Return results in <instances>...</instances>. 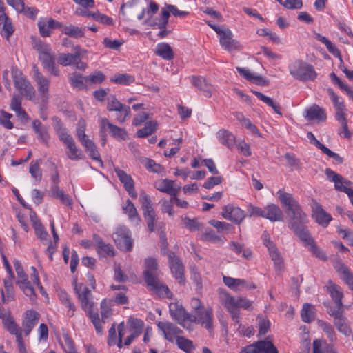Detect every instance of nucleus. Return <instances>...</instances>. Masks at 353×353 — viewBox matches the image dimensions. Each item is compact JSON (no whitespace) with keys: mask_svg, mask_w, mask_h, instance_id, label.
Here are the masks:
<instances>
[{"mask_svg":"<svg viewBox=\"0 0 353 353\" xmlns=\"http://www.w3.org/2000/svg\"><path fill=\"white\" fill-rule=\"evenodd\" d=\"M34 48L38 52L39 59L41 61L43 68L51 75L59 77L60 70L56 65V57L51 47L48 44L38 40L34 43Z\"/></svg>","mask_w":353,"mask_h":353,"instance_id":"1","label":"nucleus"},{"mask_svg":"<svg viewBox=\"0 0 353 353\" xmlns=\"http://www.w3.org/2000/svg\"><path fill=\"white\" fill-rule=\"evenodd\" d=\"M220 300L223 306L230 314L232 320L240 323V312L239 308L248 309L251 306V302L242 297L235 298L225 292L220 291Z\"/></svg>","mask_w":353,"mask_h":353,"instance_id":"2","label":"nucleus"},{"mask_svg":"<svg viewBox=\"0 0 353 353\" xmlns=\"http://www.w3.org/2000/svg\"><path fill=\"white\" fill-rule=\"evenodd\" d=\"M145 265L144 277L146 283L157 292L168 294L170 292L168 286L162 284L157 278L158 264L156 259L148 258L145 261Z\"/></svg>","mask_w":353,"mask_h":353,"instance_id":"3","label":"nucleus"},{"mask_svg":"<svg viewBox=\"0 0 353 353\" xmlns=\"http://www.w3.org/2000/svg\"><path fill=\"white\" fill-rule=\"evenodd\" d=\"M86 123L85 120L81 119L78 121L76 128V137L81 145L84 147L85 150L88 152L90 157L99 161L101 164L103 163L100 154L97 150L96 145L85 134Z\"/></svg>","mask_w":353,"mask_h":353,"instance_id":"4","label":"nucleus"},{"mask_svg":"<svg viewBox=\"0 0 353 353\" xmlns=\"http://www.w3.org/2000/svg\"><path fill=\"white\" fill-rule=\"evenodd\" d=\"M56 132L60 141L66 146V155L72 161L79 160L82 158V153L75 143L73 137L68 133V130L63 128L61 123L55 127Z\"/></svg>","mask_w":353,"mask_h":353,"instance_id":"5","label":"nucleus"},{"mask_svg":"<svg viewBox=\"0 0 353 353\" xmlns=\"http://www.w3.org/2000/svg\"><path fill=\"white\" fill-rule=\"evenodd\" d=\"M99 122V136L101 139V144L104 145L107 141L106 131L109 130L112 137L117 140H125L128 138L127 131L112 123L106 118H100Z\"/></svg>","mask_w":353,"mask_h":353,"instance_id":"6","label":"nucleus"},{"mask_svg":"<svg viewBox=\"0 0 353 353\" xmlns=\"http://www.w3.org/2000/svg\"><path fill=\"white\" fill-rule=\"evenodd\" d=\"M290 73L294 78L301 81H312L316 77V73L312 65L299 61L290 65Z\"/></svg>","mask_w":353,"mask_h":353,"instance_id":"7","label":"nucleus"},{"mask_svg":"<svg viewBox=\"0 0 353 353\" xmlns=\"http://www.w3.org/2000/svg\"><path fill=\"white\" fill-rule=\"evenodd\" d=\"M214 315L211 307H205L194 314H191L189 317V323H193L201 325L211 332L213 330Z\"/></svg>","mask_w":353,"mask_h":353,"instance_id":"8","label":"nucleus"},{"mask_svg":"<svg viewBox=\"0 0 353 353\" xmlns=\"http://www.w3.org/2000/svg\"><path fill=\"white\" fill-rule=\"evenodd\" d=\"M169 312L172 319L183 328L192 330L193 325L189 323L191 314L187 313L182 305L178 303H171L169 305Z\"/></svg>","mask_w":353,"mask_h":353,"instance_id":"9","label":"nucleus"},{"mask_svg":"<svg viewBox=\"0 0 353 353\" xmlns=\"http://www.w3.org/2000/svg\"><path fill=\"white\" fill-rule=\"evenodd\" d=\"M112 239L117 248L125 252H129L133 246L131 232L126 227H119L112 234Z\"/></svg>","mask_w":353,"mask_h":353,"instance_id":"10","label":"nucleus"},{"mask_svg":"<svg viewBox=\"0 0 353 353\" xmlns=\"http://www.w3.org/2000/svg\"><path fill=\"white\" fill-rule=\"evenodd\" d=\"M74 290L77 294L81 308L85 312L92 310L94 303L92 300V295L88 288L82 283H76Z\"/></svg>","mask_w":353,"mask_h":353,"instance_id":"11","label":"nucleus"},{"mask_svg":"<svg viewBox=\"0 0 353 353\" xmlns=\"http://www.w3.org/2000/svg\"><path fill=\"white\" fill-rule=\"evenodd\" d=\"M34 79L37 85V90L40 94L41 101L46 102L49 99V87L50 79L44 77L36 65L33 66Z\"/></svg>","mask_w":353,"mask_h":353,"instance_id":"12","label":"nucleus"},{"mask_svg":"<svg viewBox=\"0 0 353 353\" xmlns=\"http://www.w3.org/2000/svg\"><path fill=\"white\" fill-rule=\"evenodd\" d=\"M219 36L220 45L224 50L232 52L242 49L241 43L233 39V34L228 28L226 27Z\"/></svg>","mask_w":353,"mask_h":353,"instance_id":"13","label":"nucleus"},{"mask_svg":"<svg viewBox=\"0 0 353 353\" xmlns=\"http://www.w3.org/2000/svg\"><path fill=\"white\" fill-rule=\"evenodd\" d=\"M221 216L234 223H241L245 218V212L234 204H228L222 208Z\"/></svg>","mask_w":353,"mask_h":353,"instance_id":"14","label":"nucleus"},{"mask_svg":"<svg viewBox=\"0 0 353 353\" xmlns=\"http://www.w3.org/2000/svg\"><path fill=\"white\" fill-rule=\"evenodd\" d=\"M14 266L18 276L17 285L22 290L24 294L30 297L34 295V290L28 280V276L24 272L21 263L18 261H14Z\"/></svg>","mask_w":353,"mask_h":353,"instance_id":"15","label":"nucleus"},{"mask_svg":"<svg viewBox=\"0 0 353 353\" xmlns=\"http://www.w3.org/2000/svg\"><path fill=\"white\" fill-rule=\"evenodd\" d=\"M262 239L264 245L268 249L272 260L274 261L275 269L277 271L282 270L283 267V259L281 256L278 249L275 246L274 243L270 240V237L266 232L263 234Z\"/></svg>","mask_w":353,"mask_h":353,"instance_id":"16","label":"nucleus"},{"mask_svg":"<svg viewBox=\"0 0 353 353\" xmlns=\"http://www.w3.org/2000/svg\"><path fill=\"white\" fill-rule=\"evenodd\" d=\"M168 258L172 274L179 283H183L185 281L184 266L181 259L172 252H168Z\"/></svg>","mask_w":353,"mask_h":353,"instance_id":"17","label":"nucleus"},{"mask_svg":"<svg viewBox=\"0 0 353 353\" xmlns=\"http://www.w3.org/2000/svg\"><path fill=\"white\" fill-rule=\"evenodd\" d=\"M157 326L164 336V338L170 341L174 342L175 339L181 334L183 330L178 327L174 323L169 321H159Z\"/></svg>","mask_w":353,"mask_h":353,"instance_id":"18","label":"nucleus"},{"mask_svg":"<svg viewBox=\"0 0 353 353\" xmlns=\"http://www.w3.org/2000/svg\"><path fill=\"white\" fill-rule=\"evenodd\" d=\"M0 319L2 320L4 327L11 334L15 336L22 334L21 329L15 323L11 312L0 305Z\"/></svg>","mask_w":353,"mask_h":353,"instance_id":"19","label":"nucleus"},{"mask_svg":"<svg viewBox=\"0 0 353 353\" xmlns=\"http://www.w3.org/2000/svg\"><path fill=\"white\" fill-rule=\"evenodd\" d=\"M0 34L2 37L9 40L10 37L14 31L11 19L6 13V6L2 0H0Z\"/></svg>","mask_w":353,"mask_h":353,"instance_id":"20","label":"nucleus"},{"mask_svg":"<svg viewBox=\"0 0 353 353\" xmlns=\"http://www.w3.org/2000/svg\"><path fill=\"white\" fill-rule=\"evenodd\" d=\"M58 63L63 66H74L76 69L84 71L88 68L86 63L78 59L75 52L61 53L59 54Z\"/></svg>","mask_w":353,"mask_h":353,"instance_id":"21","label":"nucleus"},{"mask_svg":"<svg viewBox=\"0 0 353 353\" xmlns=\"http://www.w3.org/2000/svg\"><path fill=\"white\" fill-rule=\"evenodd\" d=\"M325 173L327 179L334 183V188L336 190L345 192L346 190H348L352 185L350 181L336 173L330 168H326Z\"/></svg>","mask_w":353,"mask_h":353,"instance_id":"22","label":"nucleus"},{"mask_svg":"<svg viewBox=\"0 0 353 353\" xmlns=\"http://www.w3.org/2000/svg\"><path fill=\"white\" fill-rule=\"evenodd\" d=\"M312 209V217L315 219L316 222L323 227H327L332 219L331 215L316 201L313 203Z\"/></svg>","mask_w":353,"mask_h":353,"instance_id":"23","label":"nucleus"},{"mask_svg":"<svg viewBox=\"0 0 353 353\" xmlns=\"http://www.w3.org/2000/svg\"><path fill=\"white\" fill-rule=\"evenodd\" d=\"M114 172L121 183L123 184V186L129 195L132 198L136 199L137 197V194L134 189V180L131 176L128 174L125 171L121 170L119 168H115Z\"/></svg>","mask_w":353,"mask_h":353,"instance_id":"24","label":"nucleus"},{"mask_svg":"<svg viewBox=\"0 0 353 353\" xmlns=\"http://www.w3.org/2000/svg\"><path fill=\"white\" fill-rule=\"evenodd\" d=\"M154 185L158 190L166 193L171 196H176L181 190V185H176L174 181L168 179L158 181L155 183Z\"/></svg>","mask_w":353,"mask_h":353,"instance_id":"25","label":"nucleus"},{"mask_svg":"<svg viewBox=\"0 0 353 353\" xmlns=\"http://www.w3.org/2000/svg\"><path fill=\"white\" fill-rule=\"evenodd\" d=\"M39 319V314L34 310H28L24 314L22 321V327L26 336H28L34 327L37 324Z\"/></svg>","mask_w":353,"mask_h":353,"instance_id":"26","label":"nucleus"},{"mask_svg":"<svg viewBox=\"0 0 353 353\" xmlns=\"http://www.w3.org/2000/svg\"><path fill=\"white\" fill-rule=\"evenodd\" d=\"M305 118L307 121H317L318 122H323L327 119L325 109L319 107L318 105H312L304 111Z\"/></svg>","mask_w":353,"mask_h":353,"instance_id":"27","label":"nucleus"},{"mask_svg":"<svg viewBox=\"0 0 353 353\" xmlns=\"http://www.w3.org/2000/svg\"><path fill=\"white\" fill-rule=\"evenodd\" d=\"M277 194L281 205L286 208L288 214L300 206L292 194L279 190Z\"/></svg>","mask_w":353,"mask_h":353,"instance_id":"28","label":"nucleus"},{"mask_svg":"<svg viewBox=\"0 0 353 353\" xmlns=\"http://www.w3.org/2000/svg\"><path fill=\"white\" fill-rule=\"evenodd\" d=\"M334 268L341 275V279L353 291V274L350 270L341 260L336 262Z\"/></svg>","mask_w":353,"mask_h":353,"instance_id":"29","label":"nucleus"},{"mask_svg":"<svg viewBox=\"0 0 353 353\" xmlns=\"http://www.w3.org/2000/svg\"><path fill=\"white\" fill-rule=\"evenodd\" d=\"M327 288L328 293L338 308V311L341 310L343 307L342 299L343 297L342 288L332 281H328Z\"/></svg>","mask_w":353,"mask_h":353,"instance_id":"30","label":"nucleus"},{"mask_svg":"<svg viewBox=\"0 0 353 353\" xmlns=\"http://www.w3.org/2000/svg\"><path fill=\"white\" fill-rule=\"evenodd\" d=\"M263 218L272 222L281 221L283 220V214L279 205L270 203L264 208Z\"/></svg>","mask_w":353,"mask_h":353,"instance_id":"31","label":"nucleus"},{"mask_svg":"<svg viewBox=\"0 0 353 353\" xmlns=\"http://www.w3.org/2000/svg\"><path fill=\"white\" fill-rule=\"evenodd\" d=\"M288 216H290L289 225L291 229L305 225L308 221L306 214L302 210L301 206L296 208V210L291 212V213H289Z\"/></svg>","mask_w":353,"mask_h":353,"instance_id":"32","label":"nucleus"},{"mask_svg":"<svg viewBox=\"0 0 353 353\" xmlns=\"http://www.w3.org/2000/svg\"><path fill=\"white\" fill-rule=\"evenodd\" d=\"M191 82L192 85L201 91L206 97H210L214 90L213 86L209 83L206 79L202 77H192Z\"/></svg>","mask_w":353,"mask_h":353,"instance_id":"33","label":"nucleus"},{"mask_svg":"<svg viewBox=\"0 0 353 353\" xmlns=\"http://www.w3.org/2000/svg\"><path fill=\"white\" fill-rule=\"evenodd\" d=\"M334 316V324L336 327L339 332L345 336L352 335V332L347 324V320L344 318L339 311L334 312L332 314Z\"/></svg>","mask_w":353,"mask_h":353,"instance_id":"34","label":"nucleus"},{"mask_svg":"<svg viewBox=\"0 0 353 353\" xmlns=\"http://www.w3.org/2000/svg\"><path fill=\"white\" fill-rule=\"evenodd\" d=\"M224 284L234 291H239L243 288H254V285H248L246 281L241 279H234L224 276L223 278Z\"/></svg>","mask_w":353,"mask_h":353,"instance_id":"35","label":"nucleus"},{"mask_svg":"<svg viewBox=\"0 0 353 353\" xmlns=\"http://www.w3.org/2000/svg\"><path fill=\"white\" fill-rule=\"evenodd\" d=\"M315 37L318 41H319L320 42H321L326 46L327 50L332 54L339 58V60L341 62V65H339V68L343 72V69L347 68L343 65V59H342V57L341 55V52L339 51V50L325 37L322 36L320 34H316Z\"/></svg>","mask_w":353,"mask_h":353,"instance_id":"36","label":"nucleus"},{"mask_svg":"<svg viewBox=\"0 0 353 353\" xmlns=\"http://www.w3.org/2000/svg\"><path fill=\"white\" fill-rule=\"evenodd\" d=\"M124 213L128 216V219L133 225H138L141 222V218L138 214L137 208L132 202L128 199L123 206Z\"/></svg>","mask_w":353,"mask_h":353,"instance_id":"37","label":"nucleus"},{"mask_svg":"<svg viewBox=\"0 0 353 353\" xmlns=\"http://www.w3.org/2000/svg\"><path fill=\"white\" fill-rule=\"evenodd\" d=\"M14 274H11L9 279L4 280V288L6 289V296L3 291H1V299L3 303H7L14 300V291L12 285V279Z\"/></svg>","mask_w":353,"mask_h":353,"instance_id":"38","label":"nucleus"},{"mask_svg":"<svg viewBox=\"0 0 353 353\" xmlns=\"http://www.w3.org/2000/svg\"><path fill=\"white\" fill-rule=\"evenodd\" d=\"M50 196L59 199L60 201L68 207H71L72 205V198L64 193L58 185H52L50 190Z\"/></svg>","mask_w":353,"mask_h":353,"instance_id":"39","label":"nucleus"},{"mask_svg":"<svg viewBox=\"0 0 353 353\" xmlns=\"http://www.w3.org/2000/svg\"><path fill=\"white\" fill-rule=\"evenodd\" d=\"M216 137L219 142L228 148H232L235 143V137L230 131L221 129L216 133Z\"/></svg>","mask_w":353,"mask_h":353,"instance_id":"40","label":"nucleus"},{"mask_svg":"<svg viewBox=\"0 0 353 353\" xmlns=\"http://www.w3.org/2000/svg\"><path fill=\"white\" fill-rule=\"evenodd\" d=\"M239 73L245 79L259 85H266L267 82L261 76L252 73L250 70L245 68L236 67Z\"/></svg>","mask_w":353,"mask_h":353,"instance_id":"41","label":"nucleus"},{"mask_svg":"<svg viewBox=\"0 0 353 353\" xmlns=\"http://www.w3.org/2000/svg\"><path fill=\"white\" fill-rule=\"evenodd\" d=\"M292 230L299 236L305 246L307 247L313 242H314V240L311 236L307 228L305 226V225L297 226L296 228H292Z\"/></svg>","mask_w":353,"mask_h":353,"instance_id":"42","label":"nucleus"},{"mask_svg":"<svg viewBox=\"0 0 353 353\" xmlns=\"http://www.w3.org/2000/svg\"><path fill=\"white\" fill-rule=\"evenodd\" d=\"M155 53L165 60L174 58V52L170 46L167 43H160L157 46Z\"/></svg>","mask_w":353,"mask_h":353,"instance_id":"43","label":"nucleus"},{"mask_svg":"<svg viewBox=\"0 0 353 353\" xmlns=\"http://www.w3.org/2000/svg\"><path fill=\"white\" fill-rule=\"evenodd\" d=\"M30 219L32 223V226L35 230L36 235L41 240H46L48 237V232L44 230L42 224L39 219L37 217L34 212H31Z\"/></svg>","mask_w":353,"mask_h":353,"instance_id":"44","label":"nucleus"},{"mask_svg":"<svg viewBox=\"0 0 353 353\" xmlns=\"http://www.w3.org/2000/svg\"><path fill=\"white\" fill-rule=\"evenodd\" d=\"M253 94L263 103L271 107L275 113L281 115L282 112L279 104L274 101L272 98L264 95L263 93L258 91H252Z\"/></svg>","mask_w":353,"mask_h":353,"instance_id":"45","label":"nucleus"},{"mask_svg":"<svg viewBox=\"0 0 353 353\" xmlns=\"http://www.w3.org/2000/svg\"><path fill=\"white\" fill-rule=\"evenodd\" d=\"M69 82L73 88H78L79 90L84 89L85 85L84 81L86 80V77H83L81 74L74 72L69 75Z\"/></svg>","mask_w":353,"mask_h":353,"instance_id":"46","label":"nucleus"},{"mask_svg":"<svg viewBox=\"0 0 353 353\" xmlns=\"http://www.w3.org/2000/svg\"><path fill=\"white\" fill-rule=\"evenodd\" d=\"M12 76L13 77L16 88L18 89L20 92L22 91L23 88H26V86L30 83V82L23 77L21 72L17 69H12Z\"/></svg>","mask_w":353,"mask_h":353,"instance_id":"47","label":"nucleus"},{"mask_svg":"<svg viewBox=\"0 0 353 353\" xmlns=\"http://www.w3.org/2000/svg\"><path fill=\"white\" fill-rule=\"evenodd\" d=\"M128 324L130 326L131 333L138 336L141 335L144 325L143 321L131 316L128 320Z\"/></svg>","mask_w":353,"mask_h":353,"instance_id":"48","label":"nucleus"},{"mask_svg":"<svg viewBox=\"0 0 353 353\" xmlns=\"http://www.w3.org/2000/svg\"><path fill=\"white\" fill-rule=\"evenodd\" d=\"M158 123L155 121H150L145 123V127L139 129L137 134L139 137L143 138L151 135L157 129Z\"/></svg>","mask_w":353,"mask_h":353,"instance_id":"49","label":"nucleus"},{"mask_svg":"<svg viewBox=\"0 0 353 353\" xmlns=\"http://www.w3.org/2000/svg\"><path fill=\"white\" fill-rule=\"evenodd\" d=\"M110 81L118 84L128 85L134 81V77L128 74H117L112 77Z\"/></svg>","mask_w":353,"mask_h":353,"instance_id":"50","label":"nucleus"},{"mask_svg":"<svg viewBox=\"0 0 353 353\" xmlns=\"http://www.w3.org/2000/svg\"><path fill=\"white\" fill-rule=\"evenodd\" d=\"M41 160L32 161L29 168V172L37 183L40 182L42 177L41 170L40 169Z\"/></svg>","mask_w":353,"mask_h":353,"instance_id":"51","label":"nucleus"},{"mask_svg":"<svg viewBox=\"0 0 353 353\" xmlns=\"http://www.w3.org/2000/svg\"><path fill=\"white\" fill-rule=\"evenodd\" d=\"M139 201L141 203L143 214L154 212L150 196L145 192H141L139 196Z\"/></svg>","mask_w":353,"mask_h":353,"instance_id":"52","label":"nucleus"},{"mask_svg":"<svg viewBox=\"0 0 353 353\" xmlns=\"http://www.w3.org/2000/svg\"><path fill=\"white\" fill-rule=\"evenodd\" d=\"M301 319L305 323H310L314 319V312L312 310V305L310 303H305L301 312Z\"/></svg>","mask_w":353,"mask_h":353,"instance_id":"53","label":"nucleus"},{"mask_svg":"<svg viewBox=\"0 0 353 353\" xmlns=\"http://www.w3.org/2000/svg\"><path fill=\"white\" fill-rule=\"evenodd\" d=\"M63 33L74 38L84 37V32L82 28L72 25L64 27Z\"/></svg>","mask_w":353,"mask_h":353,"instance_id":"54","label":"nucleus"},{"mask_svg":"<svg viewBox=\"0 0 353 353\" xmlns=\"http://www.w3.org/2000/svg\"><path fill=\"white\" fill-rule=\"evenodd\" d=\"M257 345L261 353H279L277 348L269 341L262 340L257 341Z\"/></svg>","mask_w":353,"mask_h":353,"instance_id":"55","label":"nucleus"},{"mask_svg":"<svg viewBox=\"0 0 353 353\" xmlns=\"http://www.w3.org/2000/svg\"><path fill=\"white\" fill-rule=\"evenodd\" d=\"M89 318L91 319V321L92 324L94 326V328L96 330V332L98 334H101L103 331V327L102 323H104L105 322H103L102 319L101 320L99 318V316L98 313H94L93 310H90L86 312Z\"/></svg>","mask_w":353,"mask_h":353,"instance_id":"56","label":"nucleus"},{"mask_svg":"<svg viewBox=\"0 0 353 353\" xmlns=\"http://www.w3.org/2000/svg\"><path fill=\"white\" fill-rule=\"evenodd\" d=\"M175 341L179 348L186 352L194 349L192 341L180 335L175 339Z\"/></svg>","mask_w":353,"mask_h":353,"instance_id":"57","label":"nucleus"},{"mask_svg":"<svg viewBox=\"0 0 353 353\" xmlns=\"http://www.w3.org/2000/svg\"><path fill=\"white\" fill-rule=\"evenodd\" d=\"M123 105L114 95H111L107 99V110L110 112L120 110Z\"/></svg>","mask_w":353,"mask_h":353,"instance_id":"58","label":"nucleus"},{"mask_svg":"<svg viewBox=\"0 0 353 353\" xmlns=\"http://www.w3.org/2000/svg\"><path fill=\"white\" fill-rule=\"evenodd\" d=\"M326 345H332L326 342H323L320 339H315L312 343V353H330V350H327Z\"/></svg>","mask_w":353,"mask_h":353,"instance_id":"59","label":"nucleus"},{"mask_svg":"<svg viewBox=\"0 0 353 353\" xmlns=\"http://www.w3.org/2000/svg\"><path fill=\"white\" fill-rule=\"evenodd\" d=\"M92 19L106 26H112L114 25V20L112 18L100 13L99 11L94 12V14H92Z\"/></svg>","mask_w":353,"mask_h":353,"instance_id":"60","label":"nucleus"},{"mask_svg":"<svg viewBox=\"0 0 353 353\" xmlns=\"http://www.w3.org/2000/svg\"><path fill=\"white\" fill-rule=\"evenodd\" d=\"M208 223L211 226L215 228L219 232L229 231L232 228L230 224L226 222L219 221L215 219L210 220Z\"/></svg>","mask_w":353,"mask_h":353,"instance_id":"61","label":"nucleus"},{"mask_svg":"<svg viewBox=\"0 0 353 353\" xmlns=\"http://www.w3.org/2000/svg\"><path fill=\"white\" fill-rule=\"evenodd\" d=\"M116 119L119 123H123L125 121L126 119L130 115V108L128 105H124L120 110L116 111Z\"/></svg>","mask_w":353,"mask_h":353,"instance_id":"62","label":"nucleus"},{"mask_svg":"<svg viewBox=\"0 0 353 353\" xmlns=\"http://www.w3.org/2000/svg\"><path fill=\"white\" fill-rule=\"evenodd\" d=\"M12 117V115L8 112H5L4 110L0 111V124L2 125L6 129H12L13 128V124L10 121V119Z\"/></svg>","mask_w":353,"mask_h":353,"instance_id":"63","label":"nucleus"},{"mask_svg":"<svg viewBox=\"0 0 353 353\" xmlns=\"http://www.w3.org/2000/svg\"><path fill=\"white\" fill-rule=\"evenodd\" d=\"M307 247L309 250L312 253L313 256H316V258L322 261H326L327 256L325 253L319 247L316 245L315 241Z\"/></svg>","mask_w":353,"mask_h":353,"instance_id":"64","label":"nucleus"}]
</instances>
